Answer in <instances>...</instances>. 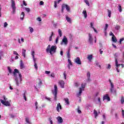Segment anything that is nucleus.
I'll return each instance as SVG.
<instances>
[{
	"label": "nucleus",
	"instance_id": "dca6fc26",
	"mask_svg": "<svg viewBox=\"0 0 124 124\" xmlns=\"http://www.w3.org/2000/svg\"><path fill=\"white\" fill-rule=\"evenodd\" d=\"M57 120L58 122V123H59V124H62V122H63V120L60 116H58L57 118Z\"/></svg>",
	"mask_w": 124,
	"mask_h": 124
},
{
	"label": "nucleus",
	"instance_id": "680f3d73",
	"mask_svg": "<svg viewBox=\"0 0 124 124\" xmlns=\"http://www.w3.org/2000/svg\"><path fill=\"white\" fill-rule=\"evenodd\" d=\"M51 72L49 71H45V74H49Z\"/></svg>",
	"mask_w": 124,
	"mask_h": 124
},
{
	"label": "nucleus",
	"instance_id": "b1692460",
	"mask_svg": "<svg viewBox=\"0 0 124 124\" xmlns=\"http://www.w3.org/2000/svg\"><path fill=\"white\" fill-rule=\"evenodd\" d=\"M87 77H88V82H90L91 81V79H90V72H88L87 74Z\"/></svg>",
	"mask_w": 124,
	"mask_h": 124
},
{
	"label": "nucleus",
	"instance_id": "4d7b16f0",
	"mask_svg": "<svg viewBox=\"0 0 124 124\" xmlns=\"http://www.w3.org/2000/svg\"><path fill=\"white\" fill-rule=\"evenodd\" d=\"M3 99H4V101H7V98L5 97V95L3 96Z\"/></svg>",
	"mask_w": 124,
	"mask_h": 124
},
{
	"label": "nucleus",
	"instance_id": "bf43d9fd",
	"mask_svg": "<svg viewBox=\"0 0 124 124\" xmlns=\"http://www.w3.org/2000/svg\"><path fill=\"white\" fill-rule=\"evenodd\" d=\"M23 4L25 6H27L28 4L26 3L25 0H23Z\"/></svg>",
	"mask_w": 124,
	"mask_h": 124
},
{
	"label": "nucleus",
	"instance_id": "9b49d317",
	"mask_svg": "<svg viewBox=\"0 0 124 124\" xmlns=\"http://www.w3.org/2000/svg\"><path fill=\"white\" fill-rule=\"evenodd\" d=\"M75 62H76V64L78 65L81 64V61H80V59L79 57H77L75 59Z\"/></svg>",
	"mask_w": 124,
	"mask_h": 124
},
{
	"label": "nucleus",
	"instance_id": "de8ad7c7",
	"mask_svg": "<svg viewBox=\"0 0 124 124\" xmlns=\"http://www.w3.org/2000/svg\"><path fill=\"white\" fill-rule=\"evenodd\" d=\"M39 83H38V85L39 86H41L42 84V81L41 80V79H39Z\"/></svg>",
	"mask_w": 124,
	"mask_h": 124
},
{
	"label": "nucleus",
	"instance_id": "09e8293b",
	"mask_svg": "<svg viewBox=\"0 0 124 124\" xmlns=\"http://www.w3.org/2000/svg\"><path fill=\"white\" fill-rule=\"evenodd\" d=\"M66 76H67V75H66V73H65V71L64 73H63V77H64V79H66Z\"/></svg>",
	"mask_w": 124,
	"mask_h": 124
},
{
	"label": "nucleus",
	"instance_id": "a211bd4d",
	"mask_svg": "<svg viewBox=\"0 0 124 124\" xmlns=\"http://www.w3.org/2000/svg\"><path fill=\"white\" fill-rule=\"evenodd\" d=\"M66 20H67L68 23H69L70 24L72 23L71 18L68 17V16H66Z\"/></svg>",
	"mask_w": 124,
	"mask_h": 124
},
{
	"label": "nucleus",
	"instance_id": "4468645a",
	"mask_svg": "<svg viewBox=\"0 0 124 124\" xmlns=\"http://www.w3.org/2000/svg\"><path fill=\"white\" fill-rule=\"evenodd\" d=\"M105 100H108V101H110V99L109 96H108V94H106V95L103 96V101H105Z\"/></svg>",
	"mask_w": 124,
	"mask_h": 124
},
{
	"label": "nucleus",
	"instance_id": "13d9d810",
	"mask_svg": "<svg viewBox=\"0 0 124 124\" xmlns=\"http://www.w3.org/2000/svg\"><path fill=\"white\" fill-rule=\"evenodd\" d=\"M108 28V24H106V27H105V28H104V30L105 31H106L107 30Z\"/></svg>",
	"mask_w": 124,
	"mask_h": 124
},
{
	"label": "nucleus",
	"instance_id": "0eeeda50",
	"mask_svg": "<svg viewBox=\"0 0 124 124\" xmlns=\"http://www.w3.org/2000/svg\"><path fill=\"white\" fill-rule=\"evenodd\" d=\"M0 101L1 102V103H2V105H5L7 107L8 106H10L11 104H10V102L11 100H10L9 101H4L3 100H0Z\"/></svg>",
	"mask_w": 124,
	"mask_h": 124
},
{
	"label": "nucleus",
	"instance_id": "603ef678",
	"mask_svg": "<svg viewBox=\"0 0 124 124\" xmlns=\"http://www.w3.org/2000/svg\"><path fill=\"white\" fill-rule=\"evenodd\" d=\"M75 87H78V86H79V83H78V82H75Z\"/></svg>",
	"mask_w": 124,
	"mask_h": 124
},
{
	"label": "nucleus",
	"instance_id": "412c9836",
	"mask_svg": "<svg viewBox=\"0 0 124 124\" xmlns=\"http://www.w3.org/2000/svg\"><path fill=\"white\" fill-rule=\"evenodd\" d=\"M20 69H23L24 68V63L23 62L22 60H20Z\"/></svg>",
	"mask_w": 124,
	"mask_h": 124
},
{
	"label": "nucleus",
	"instance_id": "423d86ee",
	"mask_svg": "<svg viewBox=\"0 0 124 124\" xmlns=\"http://www.w3.org/2000/svg\"><path fill=\"white\" fill-rule=\"evenodd\" d=\"M86 84H81V87L79 88V92L78 94V97L80 96L81 95L82 93V91H84V88H85Z\"/></svg>",
	"mask_w": 124,
	"mask_h": 124
},
{
	"label": "nucleus",
	"instance_id": "6ab92c4d",
	"mask_svg": "<svg viewBox=\"0 0 124 124\" xmlns=\"http://www.w3.org/2000/svg\"><path fill=\"white\" fill-rule=\"evenodd\" d=\"M25 16V14L23 12H22L21 15H20V20H23L24 18V16Z\"/></svg>",
	"mask_w": 124,
	"mask_h": 124
},
{
	"label": "nucleus",
	"instance_id": "39448f33",
	"mask_svg": "<svg viewBox=\"0 0 124 124\" xmlns=\"http://www.w3.org/2000/svg\"><path fill=\"white\" fill-rule=\"evenodd\" d=\"M16 73H18L19 77L20 78V81H22V75H21V73L19 72V71L18 70V69H15L13 75L15 77H16V78L17 76Z\"/></svg>",
	"mask_w": 124,
	"mask_h": 124
},
{
	"label": "nucleus",
	"instance_id": "393cba45",
	"mask_svg": "<svg viewBox=\"0 0 124 124\" xmlns=\"http://www.w3.org/2000/svg\"><path fill=\"white\" fill-rule=\"evenodd\" d=\"M26 49H22V56H23L24 58H26Z\"/></svg>",
	"mask_w": 124,
	"mask_h": 124
},
{
	"label": "nucleus",
	"instance_id": "f8f14e48",
	"mask_svg": "<svg viewBox=\"0 0 124 124\" xmlns=\"http://www.w3.org/2000/svg\"><path fill=\"white\" fill-rule=\"evenodd\" d=\"M89 42L91 45H93L92 34L91 33H89Z\"/></svg>",
	"mask_w": 124,
	"mask_h": 124
},
{
	"label": "nucleus",
	"instance_id": "e2e57ef3",
	"mask_svg": "<svg viewBox=\"0 0 124 124\" xmlns=\"http://www.w3.org/2000/svg\"><path fill=\"white\" fill-rule=\"evenodd\" d=\"M14 54L18 56V53H17L16 51H14Z\"/></svg>",
	"mask_w": 124,
	"mask_h": 124
},
{
	"label": "nucleus",
	"instance_id": "f257e3e1",
	"mask_svg": "<svg viewBox=\"0 0 124 124\" xmlns=\"http://www.w3.org/2000/svg\"><path fill=\"white\" fill-rule=\"evenodd\" d=\"M57 46H51L50 45H48L46 51L47 53H49L50 54H54L56 52Z\"/></svg>",
	"mask_w": 124,
	"mask_h": 124
},
{
	"label": "nucleus",
	"instance_id": "37998d69",
	"mask_svg": "<svg viewBox=\"0 0 124 124\" xmlns=\"http://www.w3.org/2000/svg\"><path fill=\"white\" fill-rule=\"evenodd\" d=\"M120 28H121V27L119 25H116V26L115 27V29L116 30H120Z\"/></svg>",
	"mask_w": 124,
	"mask_h": 124
},
{
	"label": "nucleus",
	"instance_id": "0e129e2a",
	"mask_svg": "<svg viewBox=\"0 0 124 124\" xmlns=\"http://www.w3.org/2000/svg\"><path fill=\"white\" fill-rule=\"evenodd\" d=\"M122 116L124 118V110L122 109Z\"/></svg>",
	"mask_w": 124,
	"mask_h": 124
},
{
	"label": "nucleus",
	"instance_id": "8fccbe9b",
	"mask_svg": "<svg viewBox=\"0 0 124 124\" xmlns=\"http://www.w3.org/2000/svg\"><path fill=\"white\" fill-rule=\"evenodd\" d=\"M37 20L39 22H41L42 20H41V17H38L37 18Z\"/></svg>",
	"mask_w": 124,
	"mask_h": 124
},
{
	"label": "nucleus",
	"instance_id": "a19ab883",
	"mask_svg": "<svg viewBox=\"0 0 124 124\" xmlns=\"http://www.w3.org/2000/svg\"><path fill=\"white\" fill-rule=\"evenodd\" d=\"M34 66V68H35V70H37L38 69V67H37L36 62H35Z\"/></svg>",
	"mask_w": 124,
	"mask_h": 124
},
{
	"label": "nucleus",
	"instance_id": "c756f323",
	"mask_svg": "<svg viewBox=\"0 0 124 124\" xmlns=\"http://www.w3.org/2000/svg\"><path fill=\"white\" fill-rule=\"evenodd\" d=\"M65 103L67 104V105H69V99L68 98H64Z\"/></svg>",
	"mask_w": 124,
	"mask_h": 124
},
{
	"label": "nucleus",
	"instance_id": "3c124183",
	"mask_svg": "<svg viewBox=\"0 0 124 124\" xmlns=\"http://www.w3.org/2000/svg\"><path fill=\"white\" fill-rule=\"evenodd\" d=\"M37 105H38L37 102H35V109H37V108H38Z\"/></svg>",
	"mask_w": 124,
	"mask_h": 124
},
{
	"label": "nucleus",
	"instance_id": "aec40b11",
	"mask_svg": "<svg viewBox=\"0 0 124 124\" xmlns=\"http://www.w3.org/2000/svg\"><path fill=\"white\" fill-rule=\"evenodd\" d=\"M68 67L69 69H70V65H71V66L72 65V62L71 60H70V59L68 60Z\"/></svg>",
	"mask_w": 124,
	"mask_h": 124
},
{
	"label": "nucleus",
	"instance_id": "79ce46f5",
	"mask_svg": "<svg viewBox=\"0 0 124 124\" xmlns=\"http://www.w3.org/2000/svg\"><path fill=\"white\" fill-rule=\"evenodd\" d=\"M124 38H122L120 39V40H119V43H120V44H122V41H124Z\"/></svg>",
	"mask_w": 124,
	"mask_h": 124
},
{
	"label": "nucleus",
	"instance_id": "f704fd0d",
	"mask_svg": "<svg viewBox=\"0 0 124 124\" xmlns=\"http://www.w3.org/2000/svg\"><path fill=\"white\" fill-rule=\"evenodd\" d=\"M121 102L122 104H123L124 103V96L121 97Z\"/></svg>",
	"mask_w": 124,
	"mask_h": 124
},
{
	"label": "nucleus",
	"instance_id": "4be33fe9",
	"mask_svg": "<svg viewBox=\"0 0 124 124\" xmlns=\"http://www.w3.org/2000/svg\"><path fill=\"white\" fill-rule=\"evenodd\" d=\"M111 41L112 42H113L114 43H116L117 42V39H116V38L115 37V36L114 37H112L111 38Z\"/></svg>",
	"mask_w": 124,
	"mask_h": 124
},
{
	"label": "nucleus",
	"instance_id": "cd10ccee",
	"mask_svg": "<svg viewBox=\"0 0 124 124\" xmlns=\"http://www.w3.org/2000/svg\"><path fill=\"white\" fill-rule=\"evenodd\" d=\"M54 36V32L53 31H52L51 35L50 36L49 38V41L50 42L52 41V37Z\"/></svg>",
	"mask_w": 124,
	"mask_h": 124
},
{
	"label": "nucleus",
	"instance_id": "e433bc0d",
	"mask_svg": "<svg viewBox=\"0 0 124 124\" xmlns=\"http://www.w3.org/2000/svg\"><path fill=\"white\" fill-rule=\"evenodd\" d=\"M84 1H85V3L87 4L88 6H90V3L89 1L87 0H84Z\"/></svg>",
	"mask_w": 124,
	"mask_h": 124
},
{
	"label": "nucleus",
	"instance_id": "49530a36",
	"mask_svg": "<svg viewBox=\"0 0 124 124\" xmlns=\"http://www.w3.org/2000/svg\"><path fill=\"white\" fill-rule=\"evenodd\" d=\"M7 26H8L7 22H4V26H3L4 28H6Z\"/></svg>",
	"mask_w": 124,
	"mask_h": 124
},
{
	"label": "nucleus",
	"instance_id": "2f4dec72",
	"mask_svg": "<svg viewBox=\"0 0 124 124\" xmlns=\"http://www.w3.org/2000/svg\"><path fill=\"white\" fill-rule=\"evenodd\" d=\"M58 33L60 35V37L62 36V32L61 29L58 30Z\"/></svg>",
	"mask_w": 124,
	"mask_h": 124
},
{
	"label": "nucleus",
	"instance_id": "6e6d98bb",
	"mask_svg": "<svg viewBox=\"0 0 124 124\" xmlns=\"http://www.w3.org/2000/svg\"><path fill=\"white\" fill-rule=\"evenodd\" d=\"M57 6V1H54V7L55 8H56Z\"/></svg>",
	"mask_w": 124,
	"mask_h": 124
},
{
	"label": "nucleus",
	"instance_id": "5701e85b",
	"mask_svg": "<svg viewBox=\"0 0 124 124\" xmlns=\"http://www.w3.org/2000/svg\"><path fill=\"white\" fill-rule=\"evenodd\" d=\"M82 14L84 15V17L85 18H87V11H83Z\"/></svg>",
	"mask_w": 124,
	"mask_h": 124
},
{
	"label": "nucleus",
	"instance_id": "9d476101",
	"mask_svg": "<svg viewBox=\"0 0 124 124\" xmlns=\"http://www.w3.org/2000/svg\"><path fill=\"white\" fill-rule=\"evenodd\" d=\"M62 8L64 9L66 8V10H67L68 12H70V7L68 5L63 4L62 5Z\"/></svg>",
	"mask_w": 124,
	"mask_h": 124
},
{
	"label": "nucleus",
	"instance_id": "58836bf2",
	"mask_svg": "<svg viewBox=\"0 0 124 124\" xmlns=\"http://www.w3.org/2000/svg\"><path fill=\"white\" fill-rule=\"evenodd\" d=\"M15 81H16V84L17 86H19V83H18V78H15Z\"/></svg>",
	"mask_w": 124,
	"mask_h": 124
},
{
	"label": "nucleus",
	"instance_id": "7ed1b4c3",
	"mask_svg": "<svg viewBox=\"0 0 124 124\" xmlns=\"http://www.w3.org/2000/svg\"><path fill=\"white\" fill-rule=\"evenodd\" d=\"M57 92H58V88L56 85H54V91H52V93L54 95V100L57 101Z\"/></svg>",
	"mask_w": 124,
	"mask_h": 124
},
{
	"label": "nucleus",
	"instance_id": "bb28decb",
	"mask_svg": "<svg viewBox=\"0 0 124 124\" xmlns=\"http://www.w3.org/2000/svg\"><path fill=\"white\" fill-rule=\"evenodd\" d=\"M92 58H93L92 55H88V56L87 57V59H88V60H89V62H92Z\"/></svg>",
	"mask_w": 124,
	"mask_h": 124
},
{
	"label": "nucleus",
	"instance_id": "a18cd8bd",
	"mask_svg": "<svg viewBox=\"0 0 124 124\" xmlns=\"http://www.w3.org/2000/svg\"><path fill=\"white\" fill-rule=\"evenodd\" d=\"M109 35L112 36V37H115V35L113 34L112 31L109 32Z\"/></svg>",
	"mask_w": 124,
	"mask_h": 124
},
{
	"label": "nucleus",
	"instance_id": "4c0bfd02",
	"mask_svg": "<svg viewBox=\"0 0 124 124\" xmlns=\"http://www.w3.org/2000/svg\"><path fill=\"white\" fill-rule=\"evenodd\" d=\"M119 12H122V7H121V5H119Z\"/></svg>",
	"mask_w": 124,
	"mask_h": 124
},
{
	"label": "nucleus",
	"instance_id": "f3484780",
	"mask_svg": "<svg viewBox=\"0 0 124 124\" xmlns=\"http://www.w3.org/2000/svg\"><path fill=\"white\" fill-rule=\"evenodd\" d=\"M34 51H32L31 52V56L32 57L33 61L34 62V63H36V58H34Z\"/></svg>",
	"mask_w": 124,
	"mask_h": 124
},
{
	"label": "nucleus",
	"instance_id": "052dcab7",
	"mask_svg": "<svg viewBox=\"0 0 124 124\" xmlns=\"http://www.w3.org/2000/svg\"><path fill=\"white\" fill-rule=\"evenodd\" d=\"M93 23L92 22H91L90 23V25H91V27L93 29V28H94V27H93Z\"/></svg>",
	"mask_w": 124,
	"mask_h": 124
},
{
	"label": "nucleus",
	"instance_id": "6e6552de",
	"mask_svg": "<svg viewBox=\"0 0 124 124\" xmlns=\"http://www.w3.org/2000/svg\"><path fill=\"white\" fill-rule=\"evenodd\" d=\"M114 56L115 58V64H116V67H119L120 66H122V67L124 68V65L123 64H120L118 63V60H117V59L116 58H117V56H116V54H115V55H114Z\"/></svg>",
	"mask_w": 124,
	"mask_h": 124
},
{
	"label": "nucleus",
	"instance_id": "f03ea898",
	"mask_svg": "<svg viewBox=\"0 0 124 124\" xmlns=\"http://www.w3.org/2000/svg\"><path fill=\"white\" fill-rule=\"evenodd\" d=\"M11 8H12V14H15L16 7V3L15 0H11Z\"/></svg>",
	"mask_w": 124,
	"mask_h": 124
},
{
	"label": "nucleus",
	"instance_id": "7c9ffc66",
	"mask_svg": "<svg viewBox=\"0 0 124 124\" xmlns=\"http://www.w3.org/2000/svg\"><path fill=\"white\" fill-rule=\"evenodd\" d=\"M7 69H8V71L10 74H13V71L11 69L10 67H8Z\"/></svg>",
	"mask_w": 124,
	"mask_h": 124
},
{
	"label": "nucleus",
	"instance_id": "864d4df0",
	"mask_svg": "<svg viewBox=\"0 0 124 124\" xmlns=\"http://www.w3.org/2000/svg\"><path fill=\"white\" fill-rule=\"evenodd\" d=\"M96 65L98 66L99 68H101V66L100 64H99L98 62H96Z\"/></svg>",
	"mask_w": 124,
	"mask_h": 124
},
{
	"label": "nucleus",
	"instance_id": "72a5a7b5",
	"mask_svg": "<svg viewBox=\"0 0 124 124\" xmlns=\"http://www.w3.org/2000/svg\"><path fill=\"white\" fill-rule=\"evenodd\" d=\"M26 91H25V93H23V96L25 101H27V97H26Z\"/></svg>",
	"mask_w": 124,
	"mask_h": 124
},
{
	"label": "nucleus",
	"instance_id": "473e14b6",
	"mask_svg": "<svg viewBox=\"0 0 124 124\" xmlns=\"http://www.w3.org/2000/svg\"><path fill=\"white\" fill-rule=\"evenodd\" d=\"M67 57L68 59H70V50H68V52L67 53Z\"/></svg>",
	"mask_w": 124,
	"mask_h": 124
},
{
	"label": "nucleus",
	"instance_id": "1a4fd4ad",
	"mask_svg": "<svg viewBox=\"0 0 124 124\" xmlns=\"http://www.w3.org/2000/svg\"><path fill=\"white\" fill-rule=\"evenodd\" d=\"M68 43L67 38L65 37V36H63V39L62 40V42H61V45H67Z\"/></svg>",
	"mask_w": 124,
	"mask_h": 124
},
{
	"label": "nucleus",
	"instance_id": "69168bd1",
	"mask_svg": "<svg viewBox=\"0 0 124 124\" xmlns=\"http://www.w3.org/2000/svg\"><path fill=\"white\" fill-rule=\"evenodd\" d=\"M40 5H44V2L43 1H41L40 2Z\"/></svg>",
	"mask_w": 124,
	"mask_h": 124
},
{
	"label": "nucleus",
	"instance_id": "5fc2aeb1",
	"mask_svg": "<svg viewBox=\"0 0 124 124\" xmlns=\"http://www.w3.org/2000/svg\"><path fill=\"white\" fill-rule=\"evenodd\" d=\"M50 77H52L53 78H54L55 75H54V73H52L51 74H50Z\"/></svg>",
	"mask_w": 124,
	"mask_h": 124
},
{
	"label": "nucleus",
	"instance_id": "20e7f679",
	"mask_svg": "<svg viewBox=\"0 0 124 124\" xmlns=\"http://www.w3.org/2000/svg\"><path fill=\"white\" fill-rule=\"evenodd\" d=\"M109 83H110V89H109V91L111 93H116V91L115 89H114V85L113 84L112 82V81H111V80L110 79H109Z\"/></svg>",
	"mask_w": 124,
	"mask_h": 124
},
{
	"label": "nucleus",
	"instance_id": "c03bdc74",
	"mask_svg": "<svg viewBox=\"0 0 124 124\" xmlns=\"http://www.w3.org/2000/svg\"><path fill=\"white\" fill-rule=\"evenodd\" d=\"M25 11H26L28 13L31 12V9L29 8H25Z\"/></svg>",
	"mask_w": 124,
	"mask_h": 124
},
{
	"label": "nucleus",
	"instance_id": "2eb2a0df",
	"mask_svg": "<svg viewBox=\"0 0 124 124\" xmlns=\"http://www.w3.org/2000/svg\"><path fill=\"white\" fill-rule=\"evenodd\" d=\"M56 109L58 112H60V110H61L62 109V106L60 103L57 104Z\"/></svg>",
	"mask_w": 124,
	"mask_h": 124
},
{
	"label": "nucleus",
	"instance_id": "ea45409f",
	"mask_svg": "<svg viewBox=\"0 0 124 124\" xmlns=\"http://www.w3.org/2000/svg\"><path fill=\"white\" fill-rule=\"evenodd\" d=\"M30 31L31 33H33V29L32 27H29Z\"/></svg>",
	"mask_w": 124,
	"mask_h": 124
},
{
	"label": "nucleus",
	"instance_id": "774afa93",
	"mask_svg": "<svg viewBox=\"0 0 124 124\" xmlns=\"http://www.w3.org/2000/svg\"><path fill=\"white\" fill-rule=\"evenodd\" d=\"M111 68V65L110 64H108V69H110Z\"/></svg>",
	"mask_w": 124,
	"mask_h": 124
},
{
	"label": "nucleus",
	"instance_id": "c9c22d12",
	"mask_svg": "<svg viewBox=\"0 0 124 124\" xmlns=\"http://www.w3.org/2000/svg\"><path fill=\"white\" fill-rule=\"evenodd\" d=\"M25 121L26 122V123L27 124H31V122H30L29 118H25Z\"/></svg>",
	"mask_w": 124,
	"mask_h": 124
},
{
	"label": "nucleus",
	"instance_id": "a878e982",
	"mask_svg": "<svg viewBox=\"0 0 124 124\" xmlns=\"http://www.w3.org/2000/svg\"><path fill=\"white\" fill-rule=\"evenodd\" d=\"M93 114H94V115H95V118H97V117L98 116V113L96 110L94 109Z\"/></svg>",
	"mask_w": 124,
	"mask_h": 124
},
{
	"label": "nucleus",
	"instance_id": "c85d7f7f",
	"mask_svg": "<svg viewBox=\"0 0 124 124\" xmlns=\"http://www.w3.org/2000/svg\"><path fill=\"white\" fill-rule=\"evenodd\" d=\"M108 16L109 17H111V14H112V11L108 9Z\"/></svg>",
	"mask_w": 124,
	"mask_h": 124
},
{
	"label": "nucleus",
	"instance_id": "ddd939ff",
	"mask_svg": "<svg viewBox=\"0 0 124 124\" xmlns=\"http://www.w3.org/2000/svg\"><path fill=\"white\" fill-rule=\"evenodd\" d=\"M58 83L59 84V85L61 86V88L63 89L64 88V81L63 80H60L59 81V82H58Z\"/></svg>",
	"mask_w": 124,
	"mask_h": 124
},
{
	"label": "nucleus",
	"instance_id": "338daca9",
	"mask_svg": "<svg viewBox=\"0 0 124 124\" xmlns=\"http://www.w3.org/2000/svg\"><path fill=\"white\" fill-rule=\"evenodd\" d=\"M58 41H59V37H57V38H56L55 43H57Z\"/></svg>",
	"mask_w": 124,
	"mask_h": 124
}]
</instances>
